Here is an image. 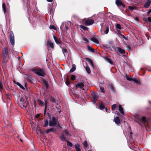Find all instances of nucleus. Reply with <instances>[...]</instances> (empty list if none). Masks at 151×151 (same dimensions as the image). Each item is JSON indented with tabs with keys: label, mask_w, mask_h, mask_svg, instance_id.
<instances>
[{
	"label": "nucleus",
	"mask_w": 151,
	"mask_h": 151,
	"mask_svg": "<svg viewBox=\"0 0 151 151\" xmlns=\"http://www.w3.org/2000/svg\"><path fill=\"white\" fill-rule=\"evenodd\" d=\"M33 71L36 74L42 76H44L45 74L44 71L42 70H34Z\"/></svg>",
	"instance_id": "f257e3e1"
},
{
	"label": "nucleus",
	"mask_w": 151,
	"mask_h": 151,
	"mask_svg": "<svg viewBox=\"0 0 151 151\" xmlns=\"http://www.w3.org/2000/svg\"><path fill=\"white\" fill-rule=\"evenodd\" d=\"M11 35L9 38L10 42L12 45H14V35L12 31L11 32Z\"/></svg>",
	"instance_id": "f03ea898"
},
{
	"label": "nucleus",
	"mask_w": 151,
	"mask_h": 151,
	"mask_svg": "<svg viewBox=\"0 0 151 151\" xmlns=\"http://www.w3.org/2000/svg\"><path fill=\"white\" fill-rule=\"evenodd\" d=\"M57 120L54 117H53L52 118V121H51L49 123V125L50 127L54 126L57 124Z\"/></svg>",
	"instance_id": "7ed1b4c3"
},
{
	"label": "nucleus",
	"mask_w": 151,
	"mask_h": 151,
	"mask_svg": "<svg viewBox=\"0 0 151 151\" xmlns=\"http://www.w3.org/2000/svg\"><path fill=\"white\" fill-rule=\"evenodd\" d=\"M19 99L20 101L23 105V106L24 107L26 106H27V104L24 102V100L22 97V95H21V96H19Z\"/></svg>",
	"instance_id": "20e7f679"
},
{
	"label": "nucleus",
	"mask_w": 151,
	"mask_h": 151,
	"mask_svg": "<svg viewBox=\"0 0 151 151\" xmlns=\"http://www.w3.org/2000/svg\"><path fill=\"white\" fill-rule=\"evenodd\" d=\"M92 97L94 99L93 102L94 103H96V100H97L98 98V94L97 93H94L92 94Z\"/></svg>",
	"instance_id": "39448f33"
},
{
	"label": "nucleus",
	"mask_w": 151,
	"mask_h": 151,
	"mask_svg": "<svg viewBox=\"0 0 151 151\" xmlns=\"http://www.w3.org/2000/svg\"><path fill=\"white\" fill-rule=\"evenodd\" d=\"M94 23V21L92 19H88L85 21L86 24L88 26Z\"/></svg>",
	"instance_id": "423d86ee"
},
{
	"label": "nucleus",
	"mask_w": 151,
	"mask_h": 151,
	"mask_svg": "<svg viewBox=\"0 0 151 151\" xmlns=\"http://www.w3.org/2000/svg\"><path fill=\"white\" fill-rule=\"evenodd\" d=\"M151 2L150 0H147L144 5V7L147 8L149 7L150 5Z\"/></svg>",
	"instance_id": "0eeeda50"
},
{
	"label": "nucleus",
	"mask_w": 151,
	"mask_h": 151,
	"mask_svg": "<svg viewBox=\"0 0 151 151\" xmlns=\"http://www.w3.org/2000/svg\"><path fill=\"white\" fill-rule=\"evenodd\" d=\"M72 67V68H71L69 72L70 73H72L74 71L76 70V66L75 64H73Z\"/></svg>",
	"instance_id": "6e6552de"
},
{
	"label": "nucleus",
	"mask_w": 151,
	"mask_h": 151,
	"mask_svg": "<svg viewBox=\"0 0 151 151\" xmlns=\"http://www.w3.org/2000/svg\"><path fill=\"white\" fill-rule=\"evenodd\" d=\"M83 87V85L82 83H78L76 85V88H82Z\"/></svg>",
	"instance_id": "1a4fd4ad"
},
{
	"label": "nucleus",
	"mask_w": 151,
	"mask_h": 151,
	"mask_svg": "<svg viewBox=\"0 0 151 151\" xmlns=\"http://www.w3.org/2000/svg\"><path fill=\"white\" fill-rule=\"evenodd\" d=\"M47 45L49 47H50L51 48L53 49L54 48V45L53 43L50 41H48L47 43Z\"/></svg>",
	"instance_id": "9d476101"
},
{
	"label": "nucleus",
	"mask_w": 151,
	"mask_h": 151,
	"mask_svg": "<svg viewBox=\"0 0 151 151\" xmlns=\"http://www.w3.org/2000/svg\"><path fill=\"white\" fill-rule=\"evenodd\" d=\"M119 111L120 112L121 114H124V111L123 110V109L122 107V105H119Z\"/></svg>",
	"instance_id": "9b49d317"
},
{
	"label": "nucleus",
	"mask_w": 151,
	"mask_h": 151,
	"mask_svg": "<svg viewBox=\"0 0 151 151\" xmlns=\"http://www.w3.org/2000/svg\"><path fill=\"white\" fill-rule=\"evenodd\" d=\"M115 122L116 124H119L120 122V119L119 117H117L114 119Z\"/></svg>",
	"instance_id": "f8f14e48"
},
{
	"label": "nucleus",
	"mask_w": 151,
	"mask_h": 151,
	"mask_svg": "<svg viewBox=\"0 0 151 151\" xmlns=\"http://www.w3.org/2000/svg\"><path fill=\"white\" fill-rule=\"evenodd\" d=\"M7 49L6 47H5L3 50V53L4 56H6L7 55Z\"/></svg>",
	"instance_id": "ddd939ff"
},
{
	"label": "nucleus",
	"mask_w": 151,
	"mask_h": 151,
	"mask_svg": "<svg viewBox=\"0 0 151 151\" xmlns=\"http://www.w3.org/2000/svg\"><path fill=\"white\" fill-rule=\"evenodd\" d=\"M116 4L118 6L122 5V4H123L120 0H116Z\"/></svg>",
	"instance_id": "4468645a"
},
{
	"label": "nucleus",
	"mask_w": 151,
	"mask_h": 151,
	"mask_svg": "<svg viewBox=\"0 0 151 151\" xmlns=\"http://www.w3.org/2000/svg\"><path fill=\"white\" fill-rule=\"evenodd\" d=\"M105 60L107 62L109 63L111 65H113V63L111 61V60L109 58L106 57L105 58Z\"/></svg>",
	"instance_id": "2eb2a0df"
},
{
	"label": "nucleus",
	"mask_w": 151,
	"mask_h": 151,
	"mask_svg": "<svg viewBox=\"0 0 151 151\" xmlns=\"http://www.w3.org/2000/svg\"><path fill=\"white\" fill-rule=\"evenodd\" d=\"M75 147L76 151H81L80 149V146L78 144H76L75 145Z\"/></svg>",
	"instance_id": "dca6fc26"
},
{
	"label": "nucleus",
	"mask_w": 151,
	"mask_h": 151,
	"mask_svg": "<svg viewBox=\"0 0 151 151\" xmlns=\"http://www.w3.org/2000/svg\"><path fill=\"white\" fill-rule=\"evenodd\" d=\"M118 50L119 51V52L120 53H121V54L124 53L125 51L124 50L122 49H121V48L119 47H118Z\"/></svg>",
	"instance_id": "f3484780"
},
{
	"label": "nucleus",
	"mask_w": 151,
	"mask_h": 151,
	"mask_svg": "<svg viewBox=\"0 0 151 151\" xmlns=\"http://www.w3.org/2000/svg\"><path fill=\"white\" fill-rule=\"evenodd\" d=\"M53 38L56 44L58 45H59L60 44V42L58 40L57 38L55 36H54Z\"/></svg>",
	"instance_id": "a211bd4d"
},
{
	"label": "nucleus",
	"mask_w": 151,
	"mask_h": 151,
	"mask_svg": "<svg viewBox=\"0 0 151 151\" xmlns=\"http://www.w3.org/2000/svg\"><path fill=\"white\" fill-rule=\"evenodd\" d=\"M86 60L89 63H90L91 66L93 68V65L92 60L91 59L89 58H87Z\"/></svg>",
	"instance_id": "6ab92c4d"
},
{
	"label": "nucleus",
	"mask_w": 151,
	"mask_h": 151,
	"mask_svg": "<svg viewBox=\"0 0 151 151\" xmlns=\"http://www.w3.org/2000/svg\"><path fill=\"white\" fill-rule=\"evenodd\" d=\"M91 40L94 42L96 44H98L99 43L97 39L95 38H93L91 39Z\"/></svg>",
	"instance_id": "aec40b11"
},
{
	"label": "nucleus",
	"mask_w": 151,
	"mask_h": 151,
	"mask_svg": "<svg viewBox=\"0 0 151 151\" xmlns=\"http://www.w3.org/2000/svg\"><path fill=\"white\" fill-rule=\"evenodd\" d=\"M2 8L3 9L4 12V13L6 12V6L5 4L4 3H3L2 5Z\"/></svg>",
	"instance_id": "412c9836"
},
{
	"label": "nucleus",
	"mask_w": 151,
	"mask_h": 151,
	"mask_svg": "<svg viewBox=\"0 0 151 151\" xmlns=\"http://www.w3.org/2000/svg\"><path fill=\"white\" fill-rule=\"evenodd\" d=\"M88 48L89 50L92 52H94V50L93 48L90 46H88Z\"/></svg>",
	"instance_id": "4be33fe9"
},
{
	"label": "nucleus",
	"mask_w": 151,
	"mask_h": 151,
	"mask_svg": "<svg viewBox=\"0 0 151 151\" xmlns=\"http://www.w3.org/2000/svg\"><path fill=\"white\" fill-rule=\"evenodd\" d=\"M60 139L61 140L64 141L65 140L66 138L63 134H62L60 136Z\"/></svg>",
	"instance_id": "5701e85b"
},
{
	"label": "nucleus",
	"mask_w": 151,
	"mask_h": 151,
	"mask_svg": "<svg viewBox=\"0 0 151 151\" xmlns=\"http://www.w3.org/2000/svg\"><path fill=\"white\" fill-rule=\"evenodd\" d=\"M54 129L52 128H50V129H47L45 132L46 133H48L49 132L51 131L52 132H53Z\"/></svg>",
	"instance_id": "b1692460"
},
{
	"label": "nucleus",
	"mask_w": 151,
	"mask_h": 151,
	"mask_svg": "<svg viewBox=\"0 0 151 151\" xmlns=\"http://www.w3.org/2000/svg\"><path fill=\"white\" fill-rule=\"evenodd\" d=\"M86 70L88 73H91L90 69L89 67H86Z\"/></svg>",
	"instance_id": "393cba45"
},
{
	"label": "nucleus",
	"mask_w": 151,
	"mask_h": 151,
	"mask_svg": "<svg viewBox=\"0 0 151 151\" xmlns=\"http://www.w3.org/2000/svg\"><path fill=\"white\" fill-rule=\"evenodd\" d=\"M44 127H45L47 126L48 124V121L46 120L44 121Z\"/></svg>",
	"instance_id": "a878e982"
},
{
	"label": "nucleus",
	"mask_w": 151,
	"mask_h": 151,
	"mask_svg": "<svg viewBox=\"0 0 151 151\" xmlns=\"http://www.w3.org/2000/svg\"><path fill=\"white\" fill-rule=\"evenodd\" d=\"M116 27L117 29H121L122 28L121 27V25L120 24H116Z\"/></svg>",
	"instance_id": "bb28decb"
},
{
	"label": "nucleus",
	"mask_w": 151,
	"mask_h": 151,
	"mask_svg": "<svg viewBox=\"0 0 151 151\" xmlns=\"http://www.w3.org/2000/svg\"><path fill=\"white\" fill-rule=\"evenodd\" d=\"M80 27L82 29H83L85 30H87L88 29V28L85 26L81 25Z\"/></svg>",
	"instance_id": "cd10ccee"
},
{
	"label": "nucleus",
	"mask_w": 151,
	"mask_h": 151,
	"mask_svg": "<svg viewBox=\"0 0 151 151\" xmlns=\"http://www.w3.org/2000/svg\"><path fill=\"white\" fill-rule=\"evenodd\" d=\"M17 84L22 89H24V88L19 83L17 82Z\"/></svg>",
	"instance_id": "c85d7f7f"
},
{
	"label": "nucleus",
	"mask_w": 151,
	"mask_h": 151,
	"mask_svg": "<svg viewBox=\"0 0 151 151\" xmlns=\"http://www.w3.org/2000/svg\"><path fill=\"white\" fill-rule=\"evenodd\" d=\"M104 108V106L103 104H99V108L101 110L103 109Z\"/></svg>",
	"instance_id": "c756f323"
},
{
	"label": "nucleus",
	"mask_w": 151,
	"mask_h": 151,
	"mask_svg": "<svg viewBox=\"0 0 151 151\" xmlns=\"http://www.w3.org/2000/svg\"><path fill=\"white\" fill-rule=\"evenodd\" d=\"M116 104H115L111 106L112 109L113 110H115L116 107Z\"/></svg>",
	"instance_id": "7c9ffc66"
},
{
	"label": "nucleus",
	"mask_w": 151,
	"mask_h": 151,
	"mask_svg": "<svg viewBox=\"0 0 151 151\" xmlns=\"http://www.w3.org/2000/svg\"><path fill=\"white\" fill-rule=\"evenodd\" d=\"M50 29H54V30H56V28L55 26H54V25H50L49 27Z\"/></svg>",
	"instance_id": "2f4dec72"
},
{
	"label": "nucleus",
	"mask_w": 151,
	"mask_h": 151,
	"mask_svg": "<svg viewBox=\"0 0 151 151\" xmlns=\"http://www.w3.org/2000/svg\"><path fill=\"white\" fill-rule=\"evenodd\" d=\"M39 104L41 106H42L44 105V102L40 100L39 101Z\"/></svg>",
	"instance_id": "473e14b6"
},
{
	"label": "nucleus",
	"mask_w": 151,
	"mask_h": 151,
	"mask_svg": "<svg viewBox=\"0 0 151 151\" xmlns=\"http://www.w3.org/2000/svg\"><path fill=\"white\" fill-rule=\"evenodd\" d=\"M67 145L68 146H70V147H72V146H73V145L72 144V143L68 141H67Z\"/></svg>",
	"instance_id": "72a5a7b5"
},
{
	"label": "nucleus",
	"mask_w": 151,
	"mask_h": 151,
	"mask_svg": "<svg viewBox=\"0 0 151 151\" xmlns=\"http://www.w3.org/2000/svg\"><path fill=\"white\" fill-rule=\"evenodd\" d=\"M100 89L101 91L103 93H104L105 92V91L104 90V88L102 86H100Z\"/></svg>",
	"instance_id": "f704fd0d"
},
{
	"label": "nucleus",
	"mask_w": 151,
	"mask_h": 151,
	"mask_svg": "<svg viewBox=\"0 0 151 151\" xmlns=\"http://www.w3.org/2000/svg\"><path fill=\"white\" fill-rule=\"evenodd\" d=\"M83 145L85 147H87V143L86 141H84L83 144Z\"/></svg>",
	"instance_id": "c9c22d12"
},
{
	"label": "nucleus",
	"mask_w": 151,
	"mask_h": 151,
	"mask_svg": "<svg viewBox=\"0 0 151 151\" xmlns=\"http://www.w3.org/2000/svg\"><path fill=\"white\" fill-rule=\"evenodd\" d=\"M71 79L72 80H74L76 79V77L74 75H72L71 77Z\"/></svg>",
	"instance_id": "e433bc0d"
},
{
	"label": "nucleus",
	"mask_w": 151,
	"mask_h": 151,
	"mask_svg": "<svg viewBox=\"0 0 151 151\" xmlns=\"http://www.w3.org/2000/svg\"><path fill=\"white\" fill-rule=\"evenodd\" d=\"M62 51L63 53L64 54L65 53H67V50L65 49H63L62 50Z\"/></svg>",
	"instance_id": "4c0bfd02"
},
{
	"label": "nucleus",
	"mask_w": 151,
	"mask_h": 151,
	"mask_svg": "<svg viewBox=\"0 0 151 151\" xmlns=\"http://www.w3.org/2000/svg\"><path fill=\"white\" fill-rule=\"evenodd\" d=\"M126 78H127V80H129V81H132V78L131 77H129L127 75L126 76Z\"/></svg>",
	"instance_id": "58836bf2"
},
{
	"label": "nucleus",
	"mask_w": 151,
	"mask_h": 151,
	"mask_svg": "<svg viewBox=\"0 0 151 151\" xmlns=\"http://www.w3.org/2000/svg\"><path fill=\"white\" fill-rule=\"evenodd\" d=\"M132 81H133L134 82H135V83H137V84L138 83V81L136 79V78H132Z\"/></svg>",
	"instance_id": "ea45409f"
},
{
	"label": "nucleus",
	"mask_w": 151,
	"mask_h": 151,
	"mask_svg": "<svg viewBox=\"0 0 151 151\" xmlns=\"http://www.w3.org/2000/svg\"><path fill=\"white\" fill-rule=\"evenodd\" d=\"M64 132H65V135L67 136H69L70 135V134H69V132L66 131V130H65L64 131Z\"/></svg>",
	"instance_id": "a19ab883"
},
{
	"label": "nucleus",
	"mask_w": 151,
	"mask_h": 151,
	"mask_svg": "<svg viewBox=\"0 0 151 151\" xmlns=\"http://www.w3.org/2000/svg\"><path fill=\"white\" fill-rule=\"evenodd\" d=\"M83 40L86 42H88V40L87 39L84 37H83Z\"/></svg>",
	"instance_id": "79ce46f5"
},
{
	"label": "nucleus",
	"mask_w": 151,
	"mask_h": 151,
	"mask_svg": "<svg viewBox=\"0 0 151 151\" xmlns=\"http://www.w3.org/2000/svg\"><path fill=\"white\" fill-rule=\"evenodd\" d=\"M108 32H109V29H108V28H107L106 29V30H105L104 31V33L105 34H107L108 33Z\"/></svg>",
	"instance_id": "37998d69"
},
{
	"label": "nucleus",
	"mask_w": 151,
	"mask_h": 151,
	"mask_svg": "<svg viewBox=\"0 0 151 151\" xmlns=\"http://www.w3.org/2000/svg\"><path fill=\"white\" fill-rule=\"evenodd\" d=\"M129 9L130 10H132L133 9H134V8L133 7H131L130 6H129Z\"/></svg>",
	"instance_id": "c03bdc74"
},
{
	"label": "nucleus",
	"mask_w": 151,
	"mask_h": 151,
	"mask_svg": "<svg viewBox=\"0 0 151 151\" xmlns=\"http://www.w3.org/2000/svg\"><path fill=\"white\" fill-rule=\"evenodd\" d=\"M147 20L149 22H151V17H148L147 18Z\"/></svg>",
	"instance_id": "a18cd8bd"
},
{
	"label": "nucleus",
	"mask_w": 151,
	"mask_h": 151,
	"mask_svg": "<svg viewBox=\"0 0 151 151\" xmlns=\"http://www.w3.org/2000/svg\"><path fill=\"white\" fill-rule=\"evenodd\" d=\"M23 136H24V137H23V138H22V139H23V140H25V139H26V138H27V137H26V136H25L24 134H23Z\"/></svg>",
	"instance_id": "49530a36"
},
{
	"label": "nucleus",
	"mask_w": 151,
	"mask_h": 151,
	"mask_svg": "<svg viewBox=\"0 0 151 151\" xmlns=\"http://www.w3.org/2000/svg\"><path fill=\"white\" fill-rule=\"evenodd\" d=\"M105 110L107 112H109V111L110 110L109 109H109H108L107 107L105 108Z\"/></svg>",
	"instance_id": "de8ad7c7"
},
{
	"label": "nucleus",
	"mask_w": 151,
	"mask_h": 151,
	"mask_svg": "<svg viewBox=\"0 0 151 151\" xmlns=\"http://www.w3.org/2000/svg\"><path fill=\"white\" fill-rule=\"evenodd\" d=\"M142 119L144 121H145V117H142Z\"/></svg>",
	"instance_id": "09e8293b"
},
{
	"label": "nucleus",
	"mask_w": 151,
	"mask_h": 151,
	"mask_svg": "<svg viewBox=\"0 0 151 151\" xmlns=\"http://www.w3.org/2000/svg\"><path fill=\"white\" fill-rule=\"evenodd\" d=\"M40 116V114H37L36 116H35V117L36 118H37L38 117H39Z\"/></svg>",
	"instance_id": "8fccbe9b"
},
{
	"label": "nucleus",
	"mask_w": 151,
	"mask_h": 151,
	"mask_svg": "<svg viewBox=\"0 0 151 151\" xmlns=\"http://www.w3.org/2000/svg\"><path fill=\"white\" fill-rule=\"evenodd\" d=\"M47 102H46L45 106V111L46 110V107L47 106Z\"/></svg>",
	"instance_id": "3c124183"
},
{
	"label": "nucleus",
	"mask_w": 151,
	"mask_h": 151,
	"mask_svg": "<svg viewBox=\"0 0 151 151\" xmlns=\"http://www.w3.org/2000/svg\"><path fill=\"white\" fill-rule=\"evenodd\" d=\"M56 108L58 109H59L60 108V106L59 105H58V106H56Z\"/></svg>",
	"instance_id": "603ef678"
},
{
	"label": "nucleus",
	"mask_w": 151,
	"mask_h": 151,
	"mask_svg": "<svg viewBox=\"0 0 151 151\" xmlns=\"http://www.w3.org/2000/svg\"><path fill=\"white\" fill-rule=\"evenodd\" d=\"M150 12H151V9H150L148 12H147V14H150Z\"/></svg>",
	"instance_id": "864d4df0"
},
{
	"label": "nucleus",
	"mask_w": 151,
	"mask_h": 151,
	"mask_svg": "<svg viewBox=\"0 0 151 151\" xmlns=\"http://www.w3.org/2000/svg\"><path fill=\"white\" fill-rule=\"evenodd\" d=\"M2 89V87L1 84L0 85V91Z\"/></svg>",
	"instance_id": "5fc2aeb1"
},
{
	"label": "nucleus",
	"mask_w": 151,
	"mask_h": 151,
	"mask_svg": "<svg viewBox=\"0 0 151 151\" xmlns=\"http://www.w3.org/2000/svg\"><path fill=\"white\" fill-rule=\"evenodd\" d=\"M58 125L60 129H62L61 126L59 123L58 124Z\"/></svg>",
	"instance_id": "6e6d98bb"
},
{
	"label": "nucleus",
	"mask_w": 151,
	"mask_h": 151,
	"mask_svg": "<svg viewBox=\"0 0 151 151\" xmlns=\"http://www.w3.org/2000/svg\"><path fill=\"white\" fill-rule=\"evenodd\" d=\"M47 0L48 2H52L53 1V0Z\"/></svg>",
	"instance_id": "4d7b16f0"
},
{
	"label": "nucleus",
	"mask_w": 151,
	"mask_h": 151,
	"mask_svg": "<svg viewBox=\"0 0 151 151\" xmlns=\"http://www.w3.org/2000/svg\"><path fill=\"white\" fill-rule=\"evenodd\" d=\"M66 84L67 85H68V80H67V81H66Z\"/></svg>",
	"instance_id": "13d9d810"
},
{
	"label": "nucleus",
	"mask_w": 151,
	"mask_h": 151,
	"mask_svg": "<svg viewBox=\"0 0 151 151\" xmlns=\"http://www.w3.org/2000/svg\"><path fill=\"white\" fill-rule=\"evenodd\" d=\"M65 28H66L67 29H68V27H67L66 26H65Z\"/></svg>",
	"instance_id": "bf43d9fd"
},
{
	"label": "nucleus",
	"mask_w": 151,
	"mask_h": 151,
	"mask_svg": "<svg viewBox=\"0 0 151 151\" xmlns=\"http://www.w3.org/2000/svg\"><path fill=\"white\" fill-rule=\"evenodd\" d=\"M111 88L112 90H114L113 87L112 86H111Z\"/></svg>",
	"instance_id": "052dcab7"
},
{
	"label": "nucleus",
	"mask_w": 151,
	"mask_h": 151,
	"mask_svg": "<svg viewBox=\"0 0 151 151\" xmlns=\"http://www.w3.org/2000/svg\"><path fill=\"white\" fill-rule=\"evenodd\" d=\"M20 141L22 142H23V141H22V139H21V138H20Z\"/></svg>",
	"instance_id": "680f3d73"
},
{
	"label": "nucleus",
	"mask_w": 151,
	"mask_h": 151,
	"mask_svg": "<svg viewBox=\"0 0 151 151\" xmlns=\"http://www.w3.org/2000/svg\"><path fill=\"white\" fill-rule=\"evenodd\" d=\"M68 22L69 23L70 25L71 24V22Z\"/></svg>",
	"instance_id": "e2e57ef3"
},
{
	"label": "nucleus",
	"mask_w": 151,
	"mask_h": 151,
	"mask_svg": "<svg viewBox=\"0 0 151 151\" xmlns=\"http://www.w3.org/2000/svg\"><path fill=\"white\" fill-rule=\"evenodd\" d=\"M138 19V18H137L136 19V20H137Z\"/></svg>",
	"instance_id": "0e129e2a"
},
{
	"label": "nucleus",
	"mask_w": 151,
	"mask_h": 151,
	"mask_svg": "<svg viewBox=\"0 0 151 151\" xmlns=\"http://www.w3.org/2000/svg\"><path fill=\"white\" fill-rule=\"evenodd\" d=\"M87 151H91V150H88Z\"/></svg>",
	"instance_id": "69168bd1"
}]
</instances>
